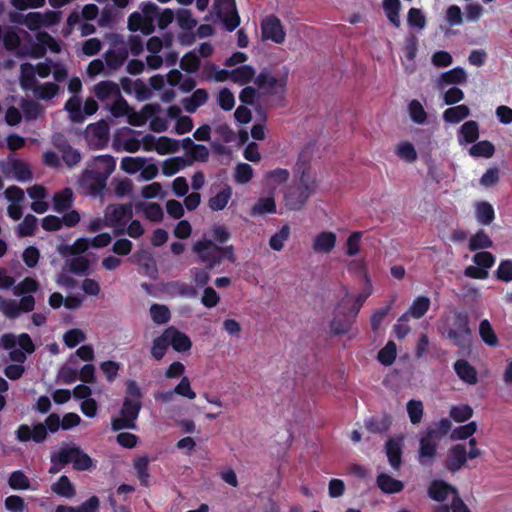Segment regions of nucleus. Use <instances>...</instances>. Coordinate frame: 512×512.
I'll list each match as a JSON object with an SVG mask.
<instances>
[{"label": "nucleus", "mask_w": 512, "mask_h": 512, "mask_svg": "<svg viewBox=\"0 0 512 512\" xmlns=\"http://www.w3.org/2000/svg\"><path fill=\"white\" fill-rule=\"evenodd\" d=\"M144 392L135 380L129 379L125 383V396L120 408V416L111 419L113 431L136 429V420L142 409Z\"/></svg>", "instance_id": "1"}, {"label": "nucleus", "mask_w": 512, "mask_h": 512, "mask_svg": "<svg viewBox=\"0 0 512 512\" xmlns=\"http://www.w3.org/2000/svg\"><path fill=\"white\" fill-rule=\"evenodd\" d=\"M61 427V419L59 415L51 413L45 419L44 423H36L32 427L28 424H21L15 431L16 439L19 442L26 443L33 441L35 443H43L48 432L55 433Z\"/></svg>", "instance_id": "2"}, {"label": "nucleus", "mask_w": 512, "mask_h": 512, "mask_svg": "<svg viewBox=\"0 0 512 512\" xmlns=\"http://www.w3.org/2000/svg\"><path fill=\"white\" fill-rule=\"evenodd\" d=\"M317 181H295L286 188L283 195V202L289 211H301L309 198L317 191Z\"/></svg>", "instance_id": "3"}, {"label": "nucleus", "mask_w": 512, "mask_h": 512, "mask_svg": "<svg viewBox=\"0 0 512 512\" xmlns=\"http://www.w3.org/2000/svg\"><path fill=\"white\" fill-rule=\"evenodd\" d=\"M460 349L470 347L472 330L469 325V316L465 311H454L453 317L447 322L443 332Z\"/></svg>", "instance_id": "4"}, {"label": "nucleus", "mask_w": 512, "mask_h": 512, "mask_svg": "<svg viewBox=\"0 0 512 512\" xmlns=\"http://www.w3.org/2000/svg\"><path fill=\"white\" fill-rule=\"evenodd\" d=\"M345 296L338 301L334 308L333 317L329 323V333L331 336H340L349 334L357 319L348 310L351 300L348 298V289L344 287Z\"/></svg>", "instance_id": "5"}, {"label": "nucleus", "mask_w": 512, "mask_h": 512, "mask_svg": "<svg viewBox=\"0 0 512 512\" xmlns=\"http://www.w3.org/2000/svg\"><path fill=\"white\" fill-rule=\"evenodd\" d=\"M113 166H109L105 176L100 175L99 171L88 169L82 171L79 179V188L82 193L98 197L103 194L107 185V179L113 173Z\"/></svg>", "instance_id": "6"}, {"label": "nucleus", "mask_w": 512, "mask_h": 512, "mask_svg": "<svg viewBox=\"0 0 512 512\" xmlns=\"http://www.w3.org/2000/svg\"><path fill=\"white\" fill-rule=\"evenodd\" d=\"M219 250V245L211 239H201L193 245V251L208 270H212L221 264Z\"/></svg>", "instance_id": "7"}, {"label": "nucleus", "mask_w": 512, "mask_h": 512, "mask_svg": "<svg viewBox=\"0 0 512 512\" xmlns=\"http://www.w3.org/2000/svg\"><path fill=\"white\" fill-rule=\"evenodd\" d=\"M86 138L92 149L100 150L107 147L110 139V127L105 120H99L87 126Z\"/></svg>", "instance_id": "8"}, {"label": "nucleus", "mask_w": 512, "mask_h": 512, "mask_svg": "<svg viewBox=\"0 0 512 512\" xmlns=\"http://www.w3.org/2000/svg\"><path fill=\"white\" fill-rule=\"evenodd\" d=\"M261 34L264 40H271L276 44H282L286 37L281 20L274 14L261 21Z\"/></svg>", "instance_id": "9"}, {"label": "nucleus", "mask_w": 512, "mask_h": 512, "mask_svg": "<svg viewBox=\"0 0 512 512\" xmlns=\"http://www.w3.org/2000/svg\"><path fill=\"white\" fill-rule=\"evenodd\" d=\"M255 84L260 90L268 94H274L277 89L285 91L287 85V73L280 78L275 77L268 68H263L255 77Z\"/></svg>", "instance_id": "10"}, {"label": "nucleus", "mask_w": 512, "mask_h": 512, "mask_svg": "<svg viewBox=\"0 0 512 512\" xmlns=\"http://www.w3.org/2000/svg\"><path fill=\"white\" fill-rule=\"evenodd\" d=\"M436 431L429 429L427 433L420 438L418 461L422 466H431L437 453V442L435 441Z\"/></svg>", "instance_id": "11"}, {"label": "nucleus", "mask_w": 512, "mask_h": 512, "mask_svg": "<svg viewBox=\"0 0 512 512\" xmlns=\"http://www.w3.org/2000/svg\"><path fill=\"white\" fill-rule=\"evenodd\" d=\"M132 204H114L108 205L106 208L105 217L109 226H125L127 222L132 218Z\"/></svg>", "instance_id": "12"}, {"label": "nucleus", "mask_w": 512, "mask_h": 512, "mask_svg": "<svg viewBox=\"0 0 512 512\" xmlns=\"http://www.w3.org/2000/svg\"><path fill=\"white\" fill-rule=\"evenodd\" d=\"M468 459L466 446L455 444L448 451L445 467L449 472L455 473L465 467Z\"/></svg>", "instance_id": "13"}, {"label": "nucleus", "mask_w": 512, "mask_h": 512, "mask_svg": "<svg viewBox=\"0 0 512 512\" xmlns=\"http://www.w3.org/2000/svg\"><path fill=\"white\" fill-rule=\"evenodd\" d=\"M54 146L62 153V160L68 167L76 166L81 161V154L61 135L53 138Z\"/></svg>", "instance_id": "14"}, {"label": "nucleus", "mask_w": 512, "mask_h": 512, "mask_svg": "<svg viewBox=\"0 0 512 512\" xmlns=\"http://www.w3.org/2000/svg\"><path fill=\"white\" fill-rule=\"evenodd\" d=\"M428 496L437 502H443L449 494H457V489L443 480H433L427 489Z\"/></svg>", "instance_id": "15"}, {"label": "nucleus", "mask_w": 512, "mask_h": 512, "mask_svg": "<svg viewBox=\"0 0 512 512\" xmlns=\"http://www.w3.org/2000/svg\"><path fill=\"white\" fill-rule=\"evenodd\" d=\"M336 234L331 231H323L313 239L312 248L317 253H330L336 245Z\"/></svg>", "instance_id": "16"}, {"label": "nucleus", "mask_w": 512, "mask_h": 512, "mask_svg": "<svg viewBox=\"0 0 512 512\" xmlns=\"http://www.w3.org/2000/svg\"><path fill=\"white\" fill-rule=\"evenodd\" d=\"M385 449L389 464L394 470H399L402 464V440L390 438Z\"/></svg>", "instance_id": "17"}, {"label": "nucleus", "mask_w": 512, "mask_h": 512, "mask_svg": "<svg viewBox=\"0 0 512 512\" xmlns=\"http://www.w3.org/2000/svg\"><path fill=\"white\" fill-rule=\"evenodd\" d=\"M53 210L57 213L68 211L74 202V194L71 188L66 187L53 195Z\"/></svg>", "instance_id": "18"}, {"label": "nucleus", "mask_w": 512, "mask_h": 512, "mask_svg": "<svg viewBox=\"0 0 512 512\" xmlns=\"http://www.w3.org/2000/svg\"><path fill=\"white\" fill-rule=\"evenodd\" d=\"M454 370L457 376L469 385H475L478 382L477 370L466 360L460 359L455 362Z\"/></svg>", "instance_id": "19"}, {"label": "nucleus", "mask_w": 512, "mask_h": 512, "mask_svg": "<svg viewBox=\"0 0 512 512\" xmlns=\"http://www.w3.org/2000/svg\"><path fill=\"white\" fill-rule=\"evenodd\" d=\"M392 425L391 415L385 413L381 417H369L365 419V428L374 434L386 433Z\"/></svg>", "instance_id": "20"}, {"label": "nucleus", "mask_w": 512, "mask_h": 512, "mask_svg": "<svg viewBox=\"0 0 512 512\" xmlns=\"http://www.w3.org/2000/svg\"><path fill=\"white\" fill-rule=\"evenodd\" d=\"M168 330L171 347L176 352H188L191 349L192 342L185 333L173 326L168 327Z\"/></svg>", "instance_id": "21"}, {"label": "nucleus", "mask_w": 512, "mask_h": 512, "mask_svg": "<svg viewBox=\"0 0 512 512\" xmlns=\"http://www.w3.org/2000/svg\"><path fill=\"white\" fill-rule=\"evenodd\" d=\"M128 58V48L122 44L116 49H109L105 53V61L109 68L116 70L120 68Z\"/></svg>", "instance_id": "22"}, {"label": "nucleus", "mask_w": 512, "mask_h": 512, "mask_svg": "<svg viewBox=\"0 0 512 512\" xmlns=\"http://www.w3.org/2000/svg\"><path fill=\"white\" fill-rule=\"evenodd\" d=\"M376 483L378 488L386 494L399 493L404 489L402 481L397 480L386 473H380L377 476Z\"/></svg>", "instance_id": "23"}, {"label": "nucleus", "mask_w": 512, "mask_h": 512, "mask_svg": "<svg viewBox=\"0 0 512 512\" xmlns=\"http://www.w3.org/2000/svg\"><path fill=\"white\" fill-rule=\"evenodd\" d=\"M467 82L466 71L462 67H455L440 75L439 85L441 87L446 85H459Z\"/></svg>", "instance_id": "24"}, {"label": "nucleus", "mask_w": 512, "mask_h": 512, "mask_svg": "<svg viewBox=\"0 0 512 512\" xmlns=\"http://www.w3.org/2000/svg\"><path fill=\"white\" fill-rule=\"evenodd\" d=\"M430 305L431 301L429 297L424 295L418 296L412 301L408 310L404 314L409 318L412 317L414 319H420L428 312Z\"/></svg>", "instance_id": "25"}, {"label": "nucleus", "mask_w": 512, "mask_h": 512, "mask_svg": "<svg viewBox=\"0 0 512 512\" xmlns=\"http://www.w3.org/2000/svg\"><path fill=\"white\" fill-rule=\"evenodd\" d=\"M76 454H79V446L71 443L68 446L60 448L56 454H52L51 462L53 464H60L61 466H65L71 462H74Z\"/></svg>", "instance_id": "26"}, {"label": "nucleus", "mask_w": 512, "mask_h": 512, "mask_svg": "<svg viewBox=\"0 0 512 512\" xmlns=\"http://www.w3.org/2000/svg\"><path fill=\"white\" fill-rule=\"evenodd\" d=\"M311 164L310 161L303 155L300 154L298 159L293 167L294 179L295 181H317L315 176L310 173Z\"/></svg>", "instance_id": "27"}, {"label": "nucleus", "mask_w": 512, "mask_h": 512, "mask_svg": "<svg viewBox=\"0 0 512 512\" xmlns=\"http://www.w3.org/2000/svg\"><path fill=\"white\" fill-rule=\"evenodd\" d=\"M27 354H9V358L19 364H10L6 366L4 370L5 376L10 380H18L22 377L25 372V368L22 363L27 359Z\"/></svg>", "instance_id": "28"}, {"label": "nucleus", "mask_w": 512, "mask_h": 512, "mask_svg": "<svg viewBox=\"0 0 512 512\" xmlns=\"http://www.w3.org/2000/svg\"><path fill=\"white\" fill-rule=\"evenodd\" d=\"M208 99V93L205 89H196L190 97L182 99V104L186 112L194 113Z\"/></svg>", "instance_id": "29"}, {"label": "nucleus", "mask_w": 512, "mask_h": 512, "mask_svg": "<svg viewBox=\"0 0 512 512\" xmlns=\"http://www.w3.org/2000/svg\"><path fill=\"white\" fill-rule=\"evenodd\" d=\"M136 263L144 270V273L151 278L157 274V266L151 253L148 251H138L134 254Z\"/></svg>", "instance_id": "30"}, {"label": "nucleus", "mask_w": 512, "mask_h": 512, "mask_svg": "<svg viewBox=\"0 0 512 512\" xmlns=\"http://www.w3.org/2000/svg\"><path fill=\"white\" fill-rule=\"evenodd\" d=\"M277 206L274 196L260 197L251 208L252 216H262L276 213Z\"/></svg>", "instance_id": "31"}, {"label": "nucleus", "mask_w": 512, "mask_h": 512, "mask_svg": "<svg viewBox=\"0 0 512 512\" xmlns=\"http://www.w3.org/2000/svg\"><path fill=\"white\" fill-rule=\"evenodd\" d=\"M475 218L482 225H490L495 219L493 206L487 201L476 203Z\"/></svg>", "instance_id": "32"}, {"label": "nucleus", "mask_w": 512, "mask_h": 512, "mask_svg": "<svg viewBox=\"0 0 512 512\" xmlns=\"http://www.w3.org/2000/svg\"><path fill=\"white\" fill-rule=\"evenodd\" d=\"M94 93L99 100L104 101L111 96L119 95L120 88L115 82L104 80L94 86Z\"/></svg>", "instance_id": "33"}, {"label": "nucleus", "mask_w": 512, "mask_h": 512, "mask_svg": "<svg viewBox=\"0 0 512 512\" xmlns=\"http://www.w3.org/2000/svg\"><path fill=\"white\" fill-rule=\"evenodd\" d=\"M191 165H192L191 160H187L186 158L179 157V156L171 157V158L166 159L162 163V173L165 176H173L176 173H178L181 169H183L187 166H191Z\"/></svg>", "instance_id": "34"}, {"label": "nucleus", "mask_w": 512, "mask_h": 512, "mask_svg": "<svg viewBox=\"0 0 512 512\" xmlns=\"http://www.w3.org/2000/svg\"><path fill=\"white\" fill-rule=\"evenodd\" d=\"M231 197H232V188H231V186L226 185L215 196L211 197L208 200V207L212 211H221L227 206Z\"/></svg>", "instance_id": "35"}, {"label": "nucleus", "mask_w": 512, "mask_h": 512, "mask_svg": "<svg viewBox=\"0 0 512 512\" xmlns=\"http://www.w3.org/2000/svg\"><path fill=\"white\" fill-rule=\"evenodd\" d=\"M255 77V70L250 65H241L230 71V79L234 83L245 85L250 83Z\"/></svg>", "instance_id": "36"}, {"label": "nucleus", "mask_w": 512, "mask_h": 512, "mask_svg": "<svg viewBox=\"0 0 512 512\" xmlns=\"http://www.w3.org/2000/svg\"><path fill=\"white\" fill-rule=\"evenodd\" d=\"M394 304V300H391L387 305L384 307L377 308L373 310L371 317H370V326L371 330L374 334H378L380 331V328L382 326V323L387 318L388 314L392 310Z\"/></svg>", "instance_id": "37"}, {"label": "nucleus", "mask_w": 512, "mask_h": 512, "mask_svg": "<svg viewBox=\"0 0 512 512\" xmlns=\"http://www.w3.org/2000/svg\"><path fill=\"white\" fill-rule=\"evenodd\" d=\"M458 137L460 141H465L466 143H475L479 138V124L474 120H470L465 122L458 132Z\"/></svg>", "instance_id": "38"}, {"label": "nucleus", "mask_w": 512, "mask_h": 512, "mask_svg": "<svg viewBox=\"0 0 512 512\" xmlns=\"http://www.w3.org/2000/svg\"><path fill=\"white\" fill-rule=\"evenodd\" d=\"M470 114L468 106L462 104L446 109L443 113V119L447 123L457 124L466 119Z\"/></svg>", "instance_id": "39"}, {"label": "nucleus", "mask_w": 512, "mask_h": 512, "mask_svg": "<svg viewBox=\"0 0 512 512\" xmlns=\"http://www.w3.org/2000/svg\"><path fill=\"white\" fill-rule=\"evenodd\" d=\"M109 166H113V171L116 168V160L111 155H99L93 158L91 163L88 164V169L99 171L100 175L105 176Z\"/></svg>", "instance_id": "40"}, {"label": "nucleus", "mask_w": 512, "mask_h": 512, "mask_svg": "<svg viewBox=\"0 0 512 512\" xmlns=\"http://www.w3.org/2000/svg\"><path fill=\"white\" fill-rule=\"evenodd\" d=\"M64 109L68 112L71 122L82 123L85 120L81 107V100L78 97H70L66 101Z\"/></svg>", "instance_id": "41"}, {"label": "nucleus", "mask_w": 512, "mask_h": 512, "mask_svg": "<svg viewBox=\"0 0 512 512\" xmlns=\"http://www.w3.org/2000/svg\"><path fill=\"white\" fill-rule=\"evenodd\" d=\"M149 458L147 456H141L133 461V468L136 471V475L140 481V484L144 487L149 486Z\"/></svg>", "instance_id": "42"}, {"label": "nucleus", "mask_w": 512, "mask_h": 512, "mask_svg": "<svg viewBox=\"0 0 512 512\" xmlns=\"http://www.w3.org/2000/svg\"><path fill=\"white\" fill-rule=\"evenodd\" d=\"M492 246L493 241L482 229L478 230L474 235L470 237L468 244L469 250L473 252L481 249L491 248Z\"/></svg>", "instance_id": "43"}, {"label": "nucleus", "mask_w": 512, "mask_h": 512, "mask_svg": "<svg viewBox=\"0 0 512 512\" xmlns=\"http://www.w3.org/2000/svg\"><path fill=\"white\" fill-rule=\"evenodd\" d=\"M401 9L400 0H383V10L388 20L393 24L394 27L400 26L399 12Z\"/></svg>", "instance_id": "44"}, {"label": "nucleus", "mask_w": 512, "mask_h": 512, "mask_svg": "<svg viewBox=\"0 0 512 512\" xmlns=\"http://www.w3.org/2000/svg\"><path fill=\"white\" fill-rule=\"evenodd\" d=\"M52 491L59 496L72 498L76 491L70 479L66 475L60 476L56 483L52 484Z\"/></svg>", "instance_id": "45"}, {"label": "nucleus", "mask_w": 512, "mask_h": 512, "mask_svg": "<svg viewBox=\"0 0 512 512\" xmlns=\"http://www.w3.org/2000/svg\"><path fill=\"white\" fill-rule=\"evenodd\" d=\"M495 153V146L488 140L475 142L469 149L473 157L491 158Z\"/></svg>", "instance_id": "46"}, {"label": "nucleus", "mask_w": 512, "mask_h": 512, "mask_svg": "<svg viewBox=\"0 0 512 512\" xmlns=\"http://www.w3.org/2000/svg\"><path fill=\"white\" fill-rule=\"evenodd\" d=\"M20 85L24 90H33L37 86L35 78V69L30 63L21 65Z\"/></svg>", "instance_id": "47"}, {"label": "nucleus", "mask_w": 512, "mask_h": 512, "mask_svg": "<svg viewBox=\"0 0 512 512\" xmlns=\"http://www.w3.org/2000/svg\"><path fill=\"white\" fill-rule=\"evenodd\" d=\"M37 218L32 214H27L17 227V235L20 238L33 236L37 229Z\"/></svg>", "instance_id": "48"}, {"label": "nucleus", "mask_w": 512, "mask_h": 512, "mask_svg": "<svg viewBox=\"0 0 512 512\" xmlns=\"http://www.w3.org/2000/svg\"><path fill=\"white\" fill-rule=\"evenodd\" d=\"M479 335L482 341L491 347H496L498 344V337L492 328L490 322L487 319H484L480 322L479 325Z\"/></svg>", "instance_id": "49"}, {"label": "nucleus", "mask_w": 512, "mask_h": 512, "mask_svg": "<svg viewBox=\"0 0 512 512\" xmlns=\"http://www.w3.org/2000/svg\"><path fill=\"white\" fill-rule=\"evenodd\" d=\"M155 150L160 155L175 153L179 150V141L167 136H161L157 139Z\"/></svg>", "instance_id": "50"}, {"label": "nucleus", "mask_w": 512, "mask_h": 512, "mask_svg": "<svg viewBox=\"0 0 512 512\" xmlns=\"http://www.w3.org/2000/svg\"><path fill=\"white\" fill-rule=\"evenodd\" d=\"M11 170L18 181H29L32 179V172L29 166L20 159H12Z\"/></svg>", "instance_id": "51"}, {"label": "nucleus", "mask_w": 512, "mask_h": 512, "mask_svg": "<svg viewBox=\"0 0 512 512\" xmlns=\"http://www.w3.org/2000/svg\"><path fill=\"white\" fill-rule=\"evenodd\" d=\"M58 92L59 86L53 82L39 84L34 88V93L36 97L45 101L54 98L58 94Z\"/></svg>", "instance_id": "52"}, {"label": "nucleus", "mask_w": 512, "mask_h": 512, "mask_svg": "<svg viewBox=\"0 0 512 512\" xmlns=\"http://www.w3.org/2000/svg\"><path fill=\"white\" fill-rule=\"evenodd\" d=\"M290 236V227L289 225H283L280 230L273 234L269 240V246L274 251H281L284 247L285 241L288 240Z\"/></svg>", "instance_id": "53"}, {"label": "nucleus", "mask_w": 512, "mask_h": 512, "mask_svg": "<svg viewBox=\"0 0 512 512\" xmlns=\"http://www.w3.org/2000/svg\"><path fill=\"white\" fill-rule=\"evenodd\" d=\"M20 107L24 113V117L27 120L37 119L42 111L41 105L38 102L26 98L21 100Z\"/></svg>", "instance_id": "54"}, {"label": "nucleus", "mask_w": 512, "mask_h": 512, "mask_svg": "<svg viewBox=\"0 0 512 512\" xmlns=\"http://www.w3.org/2000/svg\"><path fill=\"white\" fill-rule=\"evenodd\" d=\"M151 318L156 324H166L171 318V312L166 305L152 304L150 307Z\"/></svg>", "instance_id": "55"}, {"label": "nucleus", "mask_w": 512, "mask_h": 512, "mask_svg": "<svg viewBox=\"0 0 512 512\" xmlns=\"http://www.w3.org/2000/svg\"><path fill=\"white\" fill-rule=\"evenodd\" d=\"M8 484L13 490H26L30 488L29 478L21 470L13 471L10 474Z\"/></svg>", "instance_id": "56"}, {"label": "nucleus", "mask_w": 512, "mask_h": 512, "mask_svg": "<svg viewBox=\"0 0 512 512\" xmlns=\"http://www.w3.org/2000/svg\"><path fill=\"white\" fill-rule=\"evenodd\" d=\"M200 57L195 51L187 52L180 61V68L187 73H195L200 67Z\"/></svg>", "instance_id": "57"}, {"label": "nucleus", "mask_w": 512, "mask_h": 512, "mask_svg": "<svg viewBox=\"0 0 512 512\" xmlns=\"http://www.w3.org/2000/svg\"><path fill=\"white\" fill-rule=\"evenodd\" d=\"M396 155L408 163L415 162L418 157L415 147L408 141H403L398 144Z\"/></svg>", "instance_id": "58"}, {"label": "nucleus", "mask_w": 512, "mask_h": 512, "mask_svg": "<svg viewBox=\"0 0 512 512\" xmlns=\"http://www.w3.org/2000/svg\"><path fill=\"white\" fill-rule=\"evenodd\" d=\"M144 164V158L126 156L122 158L120 166L126 173L135 174L143 168Z\"/></svg>", "instance_id": "59"}, {"label": "nucleus", "mask_w": 512, "mask_h": 512, "mask_svg": "<svg viewBox=\"0 0 512 512\" xmlns=\"http://www.w3.org/2000/svg\"><path fill=\"white\" fill-rule=\"evenodd\" d=\"M409 115L412 121L416 124H424L427 119L426 111L424 110L422 104L414 99L408 105Z\"/></svg>", "instance_id": "60"}, {"label": "nucleus", "mask_w": 512, "mask_h": 512, "mask_svg": "<svg viewBox=\"0 0 512 512\" xmlns=\"http://www.w3.org/2000/svg\"><path fill=\"white\" fill-rule=\"evenodd\" d=\"M406 408L411 423H420L424 413L423 403L420 400H410L408 401Z\"/></svg>", "instance_id": "61"}, {"label": "nucleus", "mask_w": 512, "mask_h": 512, "mask_svg": "<svg viewBox=\"0 0 512 512\" xmlns=\"http://www.w3.org/2000/svg\"><path fill=\"white\" fill-rule=\"evenodd\" d=\"M51 22L46 21V18L40 12H29L25 15L24 25L31 31L40 29L44 25H48Z\"/></svg>", "instance_id": "62"}, {"label": "nucleus", "mask_w": 512, "mask_h": 512, "mask_svg": "<svg viewBox=\"0 0 512 512\" xmlns=\"http://www.w3.org/2000/svg\"><path fill=\"white\" fill-rule=\"evenodd\" d=\"M1 39L3 40L5 49L10 52L16 51L21 45L20 36L12 27H9L5 31Z\"/></svg>", "instance_id": "63"}, {"label": "nucleus", "mask_w": 512, "mask_h": 512, "mask_svg": "<svg viewBox=\"0 0 512 512\" xmlns=\"http://www.w3.org/2000/svg\"><path fill=\"white\" fill-rule=\"evenodd\" d=\"M85 339V333L78 328H73L66 331L63 336L65 345L70 349L75 348L78 344L85 341Z\"/></svg>", "instance_id": "64"}]
</instances>
